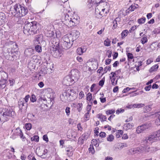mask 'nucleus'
Listing matches in <instances>:
<instances>
[{
    "mask_svg": "<svg viewBox=\"0 0 160 160\" xmlns=\"http://www.w3.org/2000/svg\"><path fill=\"white\" fill-rule=\"evenodd\" d=\"M80 33L77 30H73L68 36H64L61 40V46L67 50L70 48L73 44V42L79 36Z\"/></svg>",
    "mask_w": 160,
    "mask_h": 160,
    "instance_id": "nucleus-1",
    "label": "nucleus"
},
{
    "mask_svg": "<svg viewBox=\"0 0 160 160\" xmlns=\"http://www.w3.org/2000/svg\"><path fill=\"white\" fill-rule=\"evenodd\" d=\"M40 24L35 21H26L23 27V33L26 35H33L39 32Z\"/></svg>",
    "mask_w": 160,
    "mask_h": 160,
    "instance_id": "nucleus-2",
    "label": "nucleus"
},
{
    "mask_svg": "<svg viewBox=\"0 0 160 160\" xmlns=\"http://www.w3.org/2000/svg\"><path fill=\"white\" fill-rule=\"evenodd\" d=\"M79 20L77 18H69L68 15H65L64 20L63 21V23L69 27L76 26L79 23Z\"/></svg>",
    "mask_w": 160,
    "mask_h": 160,
    "instance_id": "nucleus-3",
    "label": "nucleus"
},
{
    "mask_svg": "<svg viewBox=\"0 0 160 160\" xmlns=\"http://www.w3.org/2000/svg\"><path fill=\"white\" fill-rule=\"evenodd\" d=\"M160 140V129L154 132L149 135V137L144 140L145 143L154 142Z\"/></svg>",
    "mask_w": 160,
    "mask_h": 160,
    "instance_id": "nucleus-4",
    "label": "nucleus"
},
{
    "mask_svg": "<svg viewBox=\"0 0 160 160\" xmlns=\"http://www.w3.org/2000/svg\"><path fill=\"white\" fill-rule=\"evenodd\" d=\"M2 110V113H1V117L4 122L7 121L8 119V117L14 116L15 112L12 109H2L0 108Z\"/></svg>",
    "mask_w": 160,
    "mask_h": 160,
    "instance_id": "nucleus-5",
    "label": "nucleus"
},
{
    "mask_svg": "<svg viewBox=\"0 0 160 160\" xmlns=\"http://www.w3.org/2000/svg\"><path fill=\"white\" fill-rule=\"evenodd\" d=\"M73 91V90L68 89L67 91L63 92L60 97L61 100L65 102H70L73 101V99L71 98L72 97L71 92Z\"/></svg>",
    "mask_w": 160,
    "mask_h": 160,
    "instance_id": "nucleus-6",
    "label": "nucleus"
},
{
    "mask_svg": "<svg viewBox=\"0 0 160 160\" xmlns=\"http://www.w3.org/2000/svg\"><path fill=\"white\" fill-rule=\"evenodd\" d=\"M22 6L19 4H16L14 6V12H12L14 16L17 17H21V12L22 10Z\"/></svg>",
    "mask_w": 160,
    "mask_h": 160,
    "instance_id": "nucleus-7",
    "label": "nucleus"
},
{
    "mask_svg": "<svg viewBox=\"0 0 160 160\" xmlns=\"http://www.w3.org/2000/svg\"><path fill=\"white\" fill-rule=\"evenodd\" d=\"M36 152L37 155L42 158H45L47 157V149H44L42 148L38 147L36 149Z\"/></svg>",
    "mask_w": 160,
    "mask_h": 160,
    "instance_id": "nucleus-8",
    "label": "nucleus"
},
{
    "mask_svg": "<svg viewBox=\"0 0 160 160\" xmlns=\"http://www.w3.org/2000/svg\"><path fill=\"white\" fill-rule=\"evenodd\" d=\"M8 74L5 72H0V87H3L6 82Z\"/></svg>",
    "mask_w": 160,
    "mask_h": 160,
    "instance_id": "nucleus-9",
    "label": "nucleus"
},
{
    "mask_svg": "<svg viewBox=\"0 0 160 160\" xmlns=\"http://www.w3.org/2000/svg\"><path fill=\"white\" fill-rule=\"evenodd\" d=\"M149 137V136H148V137L145 138H143V139L142 140V144H143L144 145V146H140L139 147H137L138 149V153H142L144 151H145V148L147 146H148V145L152 143L153 142H149L148 143H145L144 142V140L145 139L147 138L148 137Z\"/></svg>",
    "mask_w": 160,
    "mask_h": 160,
    "instance_id": "nucleus-10",
    "label": "nucleus"
},
{
    "mask_svg": "<svg viewBox=\"0 0 160 160\" xmlns=\"http://www.w3.org/2000/svg\"><path fill=\"white\" fill-rule=\"evenodd\" d=\"M71 78L74 81V82H77L79 78L78 71L77 69L72 70L71 71Z\"/></svg>",
    "mask_w": 160,
    "mask_h": 160,
    "instance_id": "nucleus-11",
    "label": "nucleus"
},
{
    "mask_svg": "<svg viewBox=\"0 0 160 160\" xmlns=\"http://www.w3.org/2000/svg\"><path fill=\"white\" fill-rule=\"evenodd\" d=\"M148 125L144 124L142 126H138L137 128L136 132L137 133H140L145 130L147 129L148 128Z\"/></svg>",
    "mask_w": 160,
    "mask_h": 160,
    "instance_id": "nucleus-12",
    "label": "nucleus"
},
{
    "mask_svg": "<svg viewBox=\"0 0 160 160\" xmlns=\"http://www.w3.org/2000/svg\"><path fill=\"white\" fill-rule=\"evenodd\" d=\"M64 81L67 86L70 85L71 83H74V82L73 79L69 76L65 77L64 78Z\"/></svg>",
    "mask_w": 160,
    "mask_h": 160,
    "instance_id": "nucleus-13",
    "label": "nucleus"
},
{
    "mask_svg": "<svg viewBox=\"0 0 160 160\" xmlns=\"http://www.w3.org/2000/svg\"><path fill=\"white\" fill-rule=\"evenodd\" d=\"M18 102L20 109H25L27 106V103H26L23 100H22L21 99L19 100Z\"/></svg>",
    "mask_w": 160,
    "mask_h": 160,
    "instance_id": "nucleus-14",
    "label": "nucleus"
},
{
    "mask_svg": "<svg viewBox=\"0 0 160 160\" xmlns=\"http://www.w3.org/2000/svg\"><path fill=\"white\" fill-rule=\"evenodd\" d=\"M58 40L56 38H53L51 40V42L52 44V46H56V47H60V48L63 49L61 46V42L59 43Z\"/></svg>",
    "mask_w": 160,
    "mask_h": 160,
    "instance_id": "nucleus-15",
    "label": "nucleus"
},
{
    "mask_svg": "<svg viewBox=\"0 0 160 160\" xmlns=\"http://www.w3.org/2000/svg\"><path fill=\"white\" fill-rule=\"evenodd\" d=\"M34 50L31 48L27 49L24 51L25 56L27 57H30L34 53Z\"/></svg>",
    "mask_w": 160,
    "mask_h": 160,
    "instance_id": "nucleus-16",
    "label": "nucleus"
},
{
    "mask_svg": "<svg viewBox=\"0 0 160 160\" xmlns=\"http://www.w3.org/2000/svg\"><path fill=\"white\" fill-rule=\"evenodd\" d=\"M47 36L49 37L56 38L57 37L56 32L55 31H49L47 33Z\"/></svg>",
    "mask_w": 160,
    "mask_h": 160,
    "instance_id": "nucleus-17",
    "label": "nucleus"
},
{
    "mask_svg": "<svg viewBox=\"0 0 160 160\" xmlns=\"http://www.w3.org/2000/svg\"><path fill=\"white\" fill-rule=\"evenodd\" d=\"M155 123L157 125H160V112L156 113Z\"/></svg>",
    "mask_w": 160,
    "mask_h": 160,
    "instance_id": "nucleus-18",
    "label": "nucleus"
},
{
    "mask_svg": "<svg viewBox=\"0 0 160 160\" xmlns=\"http://www.w3.org/2000/svg\"><path fill=\"white\" fill-rule=\"evenodd\" d=\"M23 133L19 127L17 128L14 131L13 134L15 135H18L20 136V135H22Z\"/></svg>",
    "mask_w": 160,
    "mask_h": 160,
    "instance_id": "nucleus-19",
    "label": "nucleus"
},
{
    "mask_svg": "<svg viewBox=\"0 0 160 160\" xmlns=\"http://www.w3.org/2000/svg\"><path fill=\"white\" fill-rule=\"evenodd\" d=\"M5 17L4 13H1L0 14V25H2L5 22Z\"/></svg>",
    "mask_w": 160,
    "mask_h": 160,
    "instance_id": "nucleus-20",
    "label": "nucleus"
},
{
    "mask_svg": "<svg viewBox=\"0 0 160 160\" xmlns=\"http://www.w3.org/2000/svg\"><path fill=\"white\" fill-rule=\"evenodd\" d=\"M72 147L71 146L67 148L66 151L67 152V154L68 156L71 157L73 155V152L72 151Z\"/></svg>",
    "mask_w": 160,
    "mask_h": 160,
    "instance_id": "nucleus-21",
    "label": "nucleus"
},
{
    "mask_svg": "<svg viewBox=\"0 0 160 160\" xmlns=\"http://www.w3.org/2000/svg\"><path fill=\"white\" fill-rule=\"evenodd\" d=\"M22 12H21V17L25 16L28 13V9L22 6Z\"/></svg>",
    "mask_w": 160,
    "mask_h": 160,
    "instance_id": "nucleus-22",
    "label": "nucleus"
},
{
    "mask_svg": "<svg viewBox=\"0 0 160 160\" xmlns=\"http://www.w3.org/2000/svg\"><path fill=\"white\" fill-rule=\"evenodd\" d=\"M97 117L101 119V121L102 122L106 121L107 119V118L105 116L103 115L100 113L97 115Z\"/></svg>",
    "mask_w": 160,
    "mask_h": 160,
    "instance_id": "nucleus-23",
    "label": "nucleus"
},
{
    "mask_svg": "<svg viewBox=\"0 0 160 160\" xmlns=\"http://www.w3.org/2000/svg\"><path fill=\"white\" fill-rule=\"evenodd\" d=\"M60 48H60V47H56V46H54V47H53L52 49H51V53L53 54H54V52H58V49Z\"/></svg>",
    "mask_w": 160,
    "mask_h": 160,
    "instance_id": "nucleus-24",
    "label": "nucleus"
},
{
    "mask_svg": "<svg viewBox=\"0 0 160 160\" xmlns=\"http://www.w3.org/2000/svg\"><path fill=\"white\" fill-rule=\"evenodd\" d=\"M133 125L132 123H128L124 124V126L126 127V129L128 130L131 129L133 127Z\"/></svg>",
    "mask_w": 160,
    "mask_h": 160,
    "instance_id": "nucleus-25",
    "label": "nucleus"
},
{
    "mask_svg": "<svg viewBox=\"0 0 160 160\" xmlns=\"http://www.w3.org/2000/svg\"><path fill=\"white\" fill-rule=\"evenodd\" d=\"M86 51V49H85L84 51H83V48L82 47L78 48L77 50V53L81 55L84 52H85Z\"/></svg>",
    "mask_w": 160,
    "mask_h": 160,
    "instance_id": "nucleus-26",
    "label": "nucleus"
},
{
    "mask_svg": "<svg viewBox=\"0 0 160 160\" xmlns=\"http://www.w3.org/2000/svg\"><path fill=\"white\" fill-rule=\"evenodd\" d=\"M129 152L132 154H133L137 153H138V151L137 148H131L129 150Z\"/></svg>",
    "mask_w": 160,
    "mask_h": 160,
    "instance_id": "nucleus-27",
    "label": "nucleus"
},
{
    "mask_svg": "<svg viewBox=\"0 0 160 160\" xmlns=\"http://www.w3.org/2000/svg\"><path fill=\"white\" fill-rule=\"evenodd\" d=\"M155 148L154 147H146L145 152H151L155 150Z\"/></svg>",
    "mask_w": 160,
    "mask_h": 160,
    "instance_id": "nucleus-28",
    "label": "nucleus"
},
{
    "mask_svg": "<svg viewBox=\"0 0 160 160\" xmlns=\"http://www.w3.org/2000/svg\"><path fill=\"white\" fill-rule=\"evenodd\" d=\"M128 33V32L127 30H123L121 33L122 38L123 39L125 38L127 35Z\"/></svg>",
    "mask_w": 160,
    "mask_h": 160,
    "instance_id": "nucleus-29",
    "label": "nucleus"
},
{
    "mask_svg": "<svg viewBox=\"0 0 160 160\" xmlns=\"http://www.w3.org/2000/svg\"><path fill=\"white\" fill-rule=\"evenodd\" d=\"M95 142L96 143V146L97 143H101L103 142L102 139L101 138H99L98 139H93L91 143L92 144H93L92 142Z\"/></svg>",
    "mask_w": 160,
    "mask_h": 160,
    "instance_id": "nucleus-30",
    "label": "nucleus"
},
{
    "mask_svg": "<svg viewBox=\"0 0 160 160\" xmlns=\"http://www.w3.org/2000/svg\"><path fill=\"white\" fill-rule=\"evenodd\" d=\"M38 56L37 55H34L32 57L31 59L33 62L35 63L38 62Z\"/></svg>",
    "mask_w": 160,
    "mask_h": 160,
    "instance_id": "nucleus-31",
    "label": "nucleus"
},
{
    "mask_svg": "<svg viewBox=\"0 0 160 160\" xmlns=\"http://www.w3.org/2000/svg\"><path fill=\"white\" fill-rule=\"evenodd\" d=\"M31 141H35L38 142L39 140V137L38 136L35 135L32 137H31Z\"/></svg>",
    "mask_w": 160,
    "mask_h": 160,
    "instance_id": "nucleus-32",
    "label": "nucleus"
},
{
    "mask_svg": "<svg viewBox=\"0 0 160 160\" xmlns=\"http://www.w3.org/2000/svg\"><path fill=\"white\" fill-rule=\"evenodd\" d=\"M114 139V137L112 134L109 135L107 138V140L109 142H112Z\"/></svg>",
    "mask_w": 160,
    "mask_h": 160,
    "instance_id": "nucleus-33",
    "label": "nucleus"
},
{
    "mask_svg": "<svg viewBox=\"0 0 160 160\" xmlns=\"http://www.w3.org/2000/svg\"><path fill=\"white\" fill-rule=\"evenodd\" d=\"M110 40L108 38H107L104 41V44L106 46H110Z\"/></svg>",
    "mask_w": 160,
    "mask_h": 160,
    "instance_id": "nucleus-34",
    "label": "nucleus"
},
{
    "mask_svg": "<svg viewBox=\"0 0 160 160\" xmlns=\"http://www.w3.org/2000/svg\"><path fill=\"white\" fill-rule=\"evenodd\" d=\"M35 49L38 52H42V47L39 45H37L35 47Z\"/></svg>",
    "mask_w": 160,
    "mask_h": 160,
    "instance_id": "nucleus-35",
    "label": "nucleus"
},
{
    "mask_svg": "<svg viewBox=\"0 0 160 160\" xmlns=\"http://www.w3.org/2000/svg\"><path fill=\"white\" fill-rule=\"evenodd\" d=\"M88 134L87 133H85L82 135V141L86 140L88 138Z\"/></svg>",
    "mask_w": 160,
    "mask_h": 160,
    "instance_id": "nucleus-36",
    "label": "nucleus"
},
{
    "mask_svg": "<svg viewBox=\"0 0 160 160\" xmlns=\"http://www.w3.org/2000/svg\"><path fill=\"white\" fill-rule=\"evenodd\" d=\"M146 18L145 17L141 18L138 20V22L141 24L143 23L145 21Z\"/></svg>",
    "mask_w": 160,
    "mask_h": 160,
    "instance_id": "nucleus-37",
    "label": "nucleus"
},
{
    "mask_svg": "<svg viewBox=\"0 0 160 160\" xmlns=\"http://www.w3.org/2000/svg\"><path fill=\"white\" fill-rule=\"evenodd\" d=\"M145 105L144 104L140 103V104H134L133 105V106L134 107L140 108L143 107Z\"/></svg>",
    "mask_w": 160,
    "mask_h": 160,
    "instance_id": "nucleus-38",
    "label": "nucleus"
},
{
    "mask_svg": "<svg viewBox=\"0 0 160 160\" xmlns=\"http://www.w3.org/2000/svg\"><path fill=\"white\" fill-rule=\"evenodd\" d=\"M142 43V44H144L148 42V39L147 38V37H142L141 40Z\"/></svg>",
    "mask_w": 160,
    "mask_h": 160,
    "instance_id": "nucleus-39",
    "label": "nucleus"
},
{
    "mask_svg": "<svg viewBox=\"0 0 160 160\" xmlns=\"http://www.w3.org/2000/svg\"><path fill=\"white\" fill-rule=\"evenodd\" d=\"M30 97V96L29 95H27L25 97L23 98H21L22 100H23L26 103H27L29 100V99Z\"/></svg>",
    "mask_w": 160,
    "mask_h": 160,
    "instance_id": "nucleus-40",
    "label": "nucleus"
},
{
    "mask_svg": "<svg viewBox=\"0 0 160 160\" xmlns=\"http://www.w3.org/2000/svg\"><path fill=\"white\" fill-rule=\"evenodd\" d=\"M87 100L90 101L92 98V94L90 92H89L87 95Z\"/></svg>",
    "mask_w": 160,
    "mask_h": 160,
    "instance_id": "nucleus-41",
    "label": "nucleus"
},
{
    "mask_svg": "<svg viewBox=\"0 0 160 160\" xmlns=\"http://www.w3.org/2000/svg\"><path fill=\"white\" fill-rule=\"evenodd\" d=\"M88 150L90 152H91L92 153V154H94L95 152V150L92 145H90V147L89 148Z\"/></svg>",
    "mask_w": 160,
    "mask_h": 160,
    "instance_id": "nucleus-42",
    "label": "nucleus"
},
{
    "mask_svg": "<svg viewBox=\"0 0 160 160\" xmlns=\"http://www.w3.org/2000/svg\"><path fill=\"white\" fill-rule=\"evenodd\" d=\"M111 69V66H109L108 67H106L104 68L103 73H106L108 71H110Z\"/></svg>",
    "mask_w": 160,
    "mask_h": 160,
    "instance_id": "nucleus-43",
    "label": "nucleus"
},
{
    "mask_svg": "<svg viewBox=\"0 0 160 160\" xmlns=\"http://www.w3.org/2000/svg\"><path fill=\"white\" fill-rule=\"evenodd\" d=\"M25 127H26V129L28 130H29L31 128L32 125L30 123H26L25 124Z\"/></svg>",
    "mask_w": 160,
    "mask_h": 160,
    "instance_id": "nucleus-44",
    "label": "nucleus"
},
{
    "mask_svg": "<svg viewBox=\"0 0 160 160\" xmlns=\"http://www.w3.org/2000/svg\"><path fill=\"white\" fill-rule=\"evenodd\" d=\"M70 108L69 107H67L65 109V112L67 116H69L70 114Z\"/></svg>",
    "mask_w": 160,
    "mask_h": 160,
    "instance_id": "nucleus-45",
    "label": "nucleus"
},
{
    "mask_svg": "<svg viewBox=\"0 0 160 160\" xmlns=\"http://www.w3.org/2000/svg\"><path fill=\"white\" fill-rule=\"evenodd\" d=\"M31 101L32 102H34L36 101V96L35 95L32 94L30 98Z\"/></svg>",
    "mask_w": 160,
    "mask_h": 160,
    "instance_id": "nucleus-46",
    "label": "nucleus"
},
{
    "mask_svg": "<svg viewBox=\"0 0 160 160\" xmlns=\"http://www.w3.org/2000/svg\"><path fill=\"white\" fill-rule=\"evenodd\" d=\"M105 82V79L102 78L99 82V85L101 87H102L104 85Z\"/></svg>",
    "mask_w": 160,
    "mask_h": 160,
    "instance_id": "nucleus-47",
    "label": "nucleus"
},
{
    "mask_svg": "<svg viewBox=\"0 0 160 160\" xmlns=\"http://www.w3.org/2000/svg\"><path fill=\"white\" fill-rule=\"evenodd\" d=\"M106 135V133L104 132H101L99 134V137L102 138H105Z\"/></svg>",
    "mask_w": 160,
    "mask_h": 160,
    "instance_id": "nucleus-48",
    "label": "nucleus"
},
{
    "mask_svg": "<svg viewBox=\"0 0 160 160\" xmlns=\"http://www.w3.org/2000/svg\"><path fill=\"white\" fill-rule=\"evenodd\" d=\"M115 111L113 110H107L106 112V113L107 115L111 114L112 113H114Z\"/></svg>",
    "mask_w": 160,
    "mask_h": 160,
    "instance_id": "nucleus-49",
    "label": "nucleus"
},
{
    "mask_svg": "<svg viewBox=\"0 0 160 160\" xmlns=\"http://www.w3.org/2000/svg\"><path fill=\"white\" fill-rule=\"evenodd\" d=\"M133 88H129L128 87H127V88H124L123 90L122 91V92L123 93H126L127 92L129 91L130 90L133 89Z\"/></svg>",
    "mask_w": 160,
    "mask_h": 160,
    "instance_id": "nucleus-50",
    "label": "nucleus"
},
{
    "mask_svg": "<svg viewBox=\"0 0 160 160\" xmlns=\"http://www.w3.org/2000/svg\"><path fill=\"white\" fill-rule=\"evenodd\" d=\"M13 48L14 49L13 52H17L18 50V44L16 43L15 45V46H13Z\"/></svg>",
    "mask_w": 160,
    "mask_h": 160,
    "instance_id": "nucleus-51",
    "label": "nucleus"
},
{
    "mask_svg": "<svg viewBox=\"0 0 160 160\" xmlns=\"http://www.w3.org/2000/svg\"><path fill=\"white\" fill-rule=\"evenodd\" d=\"M127 56L128 59H132L133 58V55L132 53H128L127 54Z\"/></svg>",
    "mask_w": 160,
    "mask_h": 160,
    "instance_id": "nucleus-52",
    "label": "nucleus"
},
{
    "mask_svg": "<svg viewBox=\"0 0 160 160\" xmlns=\"http://www.w3.org/2000/svg\"><path fill=\"white\" fill-rule=\"evenodd\" d=\"M107 54L108 55V58H110L111 57L112 52L111 51L108 50L107 52Z\"/></svg>",
    "mask_w": 160,
    "mask_h": 160,
    "instance_id": "nucleus-53",
    "label": "nucleus"
},
{
    "mask_svg": "<svg viewBox=\"0 0 160 160\" xmlns=\"http://www.w3.org/2000/svg\"><path fill=\"white\" fill-rule=\"evenodd\" d=\"M111 61V59H109L108 58L107 59L105 60V64L106 65L109 64L110 63Z\"/></svg>",
    "mask_w": 160,
    "mask_h": 160,
    "instance_id": "nucleus-54",
    "label": "nucleus"
},
{
    "mask_svg": "<svg viewBox=\"0 0 160 160\" xmlns=\"http://www.w3.org/2000/svg\"><path fill=\"white\" fill-rule=\"evenodd\" d=\"M82 104L81 103H79L78 104L77 106L78 107H79V108H78V111L80 112V111L81 110V108L82 107Z\"/></svg>",
    "mask_w": 160,
    "mask_h": 160,
    "instance_id": "nucleus-55",
    "label": "nucleus"
},
{
    "mask_svg": "<svg viewBox=\"0 0 160 160\" xmlns=\"http://www.w3.org/2000/svg\"><path fill=\"white\" fill-rule=\"evenodd\" d=\"M136 8V7H135L134 6L132 5L129 8V9L130 10V11H131L132 12L134 11L135 8Z\"/></svg>",
    "mask_w": 160,
    "mask_h": 160,
    "instance_id": "nucleus-56",
    "label": "nucleus"
},
{
    "mask_svg": "<svg viewBox=\"0 0 160 160\" xmlns=\"http://www.w3.org/2000/svg\"><path fill=\"white\" fill-rule=\"evenodd\" d=\"M43 139L46 142L48 141V136L46 135H45L43 136Z\"/></svg>",
    "mask_w": 160,
    "mask_h": 160,
    "instance_id": "nucleus-57",
    "label": "nucleus"
},
{
    "mask_svg": "<svg viewBox=\"0 0 160 160\" xmlns=\"http://www.w3.org/2000/svg\"><path fill=\"white\" fill-rule=\"evenodd\" d=\"M77 127L78 129V131H82V128L81 127V124L80 123H79L78 124Z\"/></svg>",
    "mask_w": 160,
    "mask_h": 160,
    "instance_id": "nucleus-58",
    "label": "nucleus"
},
{
    "mask_svg": "<svg viewBox=\"0 0 160 160\" xmlns=\"http://www.w3.org/2000/svg\"><path fill=\"white\" fill-rule=\"evenodd\" d=\"M158 68V66L157 64L154 65L153 67H152L151 68V69L152 70H156Z\"/></svg>",
    "mask_w": 160,
    "mask_h": 160,
    "instance_id": "nucleus-59",
    "label": "nucleus"
},
{
    "mask_svg": "<svg viewBox=\"0 0 160 160\" xmlns=\"http://www.w3.org/2000/svg\"><path fill=\"white\" fill-rule=\"evenodd\" d=\"M151 88V85H149L148 86H146L145 88V90L146 91H149Z\"/></svg>",
    "mask_w": 160,
    "mask_h": 160,
    "instance_id": "nucleus-60",
    "label": "nucleus"
},
{
    "mask_svg": "<svg viewBox=\"0 0 160 160\" xmlns=\"http://www.w3.org/2000/svg\"><path fill=\"white\" fill-rule=\"evenodd\" d=\"M119 64V62L118 61H115L114 63L113 64V66L114 67H116Z\"/></svg>",
    "mask_w": 160,
    "mask_h": 160,
    "instance_id": "nucleus-61",
    "label": "nucleus"
},
{
    "mask_svg": "<svg viewBox=\"0 0 160 160\" xmlns=\"http://www.w3.org/2000/svg\"><path fill=\"white\" fill-rule=\"evenodd\" d=\"M113 27L114 28H116L118 25L117 21L116 20H114L113 22Z\"/></svg>",
    "mask_w": 160,
    "mask_h": 160,
    "instance_id": "nucleus-62",
    "label": "nucleus"
},
{
    "mask_svg": "<svg viewBox=\"0 0 160 160\" xmlns=\"http://www.w3.org/2000/svg\"><path fill=\"white\" fill-rule=\"evenodd\" d=\"M128 146L127 144L125 143H122L120 146V148H123L127 147Z\"/></svg>",
    "mask_w": 160,
    "mask_h": 160,
    "instance_id": "nucleus-63",
    "label": "nucleus"
},
{
    "mask_svg": "<svg viewBox=\"0 0 160 160\" xmlns=\"http://www.w3.org/2000/svg\"><path fill=\"white\" fill-rule=\"evenodd\" d=\"M91 107L90 105H88L86 108V110L87 111V112H88L89 113L91 109Z\"/></svg>",
    "mask_w": 160,
    "mask_h": 160,
    "instance_id": "nucleus-64",
    "label": "nucleus"
}]
</instances>
